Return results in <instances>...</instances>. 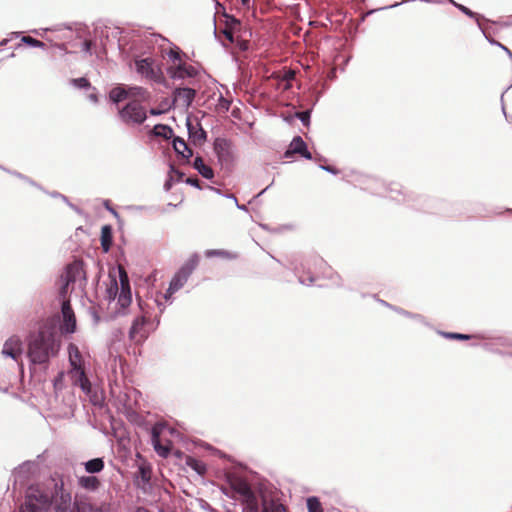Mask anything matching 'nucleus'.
Listing matches in <instances>:
<instances>
[{"label": "nucleus", "instance_id": "473e14b6", "mask_svg": "<svg viewBox=\"0 0 512 512\" xmlns=\"http://www.w3.org/2000/svg\"><path fill=\"white\" fill-rule=\"evenodd\" d=\"M21 41L30 47L45 48V46H46V44L44 42H42L38 39H35L31 36H23Z\"/></svg>", "mask_w": 512, "mask_h": 512}, {"label": "nucleus", "instance_id": "8fccbe9b", "mask_svg": "<svg viewBox=\"0 0 512 512\" xmlns=\"http://www.w3.org/2000/svg\"><path fill=\"white\" fill-rule=\"evenodd\" d=\"M63 373H59L57 377L54 379V386L57 387L58 383L62 381Z\"/></svg>", "mask_w": 512, "mask_h": 512}, {"label": "nucleus", "instance_id": "c03bdc74", "mask_svg": "<svg viewBox=\"0 0 512 512\" xmlns=\"http://www.w3.org/2000/svg\"><path fill=\"white\" fill-rule=\"evenodd\" d=\"M295 78V72L292 70L286 71L283 75V80L289 83L291 80Z\"/></svg>", "mask_w": 512, "mask_h": 512}, {"label": "nucleus", "instance_id": "f03ea898", "mask_svg": "<svg viewBox=\"0 0 512 512\" xmlns=\"http://www.w3.org/2000/svg\"><path fill=\"white\" fill-rule=\"evenodd\" d=\"M60 342L52 327L43 326L30 334L27 343V357L31 364L46 365L57 356Z\"/></svg>", "mask_w": 512, "mask_h": 512}, {"label": "nucleus", "instance_id": "4c0bfd02", "mask_svg": "<svg viewBox=\"0 0 512 512\" xmlns=\"http://www.w3.org/2000/svg\"><path fill=\"white\" fill-rule=\"evenodd\" d=\"M186 127H187V133H188V140L190 141L192 139V112H188L186 116Z\"/></svg>", "mask_w": 512, "mask_h": 512}, {"label": "nucleus", "instance_id": "cd10ccee", "mask_svg": "<svg viewBox=\"0 0 512 512\" xmlns=\"http://www.w3.org/2000/svg\"><path fill=\"white\" fill-rule=\"evenodd\" d=\"M206 256L207 257L217 256V257H220V258L226 259V260H232V259L237 258L236 253L227 251V250H223V249L208 250V251H206Z\"/></svg>", "mask_w": 512, "mask_h": 512}, {"label": "nucleus", "instance_id": "79ce46f5", "mask_svg": "<svg viewBox=\"0 0 512 512\" xmlns=\"http://www.w3.org/2000/svg\"><path fill=\"white\" fill-rule=\"evenodd\" d=\"M94 43L91 40H85L82 44V51L86 54L92 55V47Z\"/></svg>", "mask_w": 512, "mask_h": 512}, {"label": "nucleus", "instance_id": "bf43d9fd", "mask_svg": "<svg viewBox=\"0 0 512 512\" xmlns=\"http://www.w3.org/2000/svg\"><path fill=\"white\" fill-rule=\"evenodd\" d=\"M193 95H194V100L196 99V102L199 104V102H200L201 98H200L199 96H197V94H196V91H195V90H194V92H193Z\"/></svg>", "mask_w": 512, "mask_h": 512}, {"label": "nucleus", "instance_id": "5701e85b", "mask_svg": "<svg viewBox=\"0 0 512 512\" xmlns=\"http://www.w3.org/2000/svg\"><path fill=\"white\" fill-rule=\"evenodd\" d=\"M194 169L206 179H212L214 176V171L211 166L206 164L201 157L194 159Z\"/></svg>", "mask_w": 512, "mask_h": 512}, {"label": "nucleus", "instance_id": "f704fd0d", "mask_svg": "<svg viewBox=\"0 0 512 512\" xmlns=\"http://www.w3.org/2000/svg\"><path fill=\"white\" fill-rule=\"evenodd\" d=\"M71 84L78 89H88L91 84L85 77L74 78L71 80Z\"/></svg>", "mask_w": 512, "mask_h": 512}, {"label": "nucleus", "instance_id": "5fc2aeb1", "mask_svg": "<svg viewBox=\"0 0 512 512\" xmlns=\"http://www.w3.org/2000/svg\"><path fill=\"white\" fill-rule=\"evenodd\" d=\"M184 182L188 185H191L192 186V183H193V180H192V176H188L185 178Z\"/></svg>", "mask_w": 512, "mask_h": 512}, {"label": "nucleus", "instance_id": "603ef678", "mask_svg": "<svg viewBox=\"0 0 512 512\" xmlns=\"http://www.w3.org/2000/svg\"><path fill=\"white\" fill-rule=\"evenodd\" d=\"M89 100L96 103L98 101V98H97V95L96 94H90L88 96Z\"/></svg>", "mask_w": 512, "mask_h": 512}, {"label": "nucleus", "instance_id": "680f3d73", "mask_svg": "<svg viewBox=\"0 0 512 512\" xmlns=\"http://www.w3.org/2000/svg\"><path fill=\"white\" fill-rule=\"evenodd\" d=\"M68 206H69L71 209H73V210H75V211H77V212L79 211V210H78V208H77L74 204H72L71 202L68 204Z\"/></svg>", "mask_w": 512, "mask_h": 512}, {"label": "nucleus", "instance_id": "412c9836", "mask_svg": "<svg viewBox=\"0 0 512 512\" xmlns=\"http://www.w3.org/2000/svg\"><path fill=\"white\" fill-rule=\"evenodd\" d=\"M127 87V94L128 98H133L134 100H141V101H147L150 98V93L141 86H128Z\"/></svg>", "mask_w": 512, "mask_h": 512}, {"label": "nucleus", "instance_id": "c756f323", "mask_svg": "<svg viewBox=\"0 0 512 512\" xmlns=\"http://www.w3.org/2000/svg\"><path fill=\"white\" fill-rule=\"evenodd\" d=\"M118 283L116 281V279H113L110 283V285L106 288V292H105V298L108 300V301H113L116 299V297L118 296Z\"/></svg>", "mask_w": 512, "mask_h": 512}, {"label": "nucleus", "instance_id": "ea45409f", "mask_svg": "<svg viewBox=\"0 0 512 512\" xmlns=\"http://www.w3.org/2000/svg\"><path fill=\"white\" fill-rule=\"evenodd\" d=\"M296 116L302 121V123L304 125H308L309 124V119H310V111H302V112H298L296 114Z\"/></svg>", "mask_w": 512, "mask_h": 512}, {"label": "nucleus", "instance_id": "0e129e2a", "mask_svg": "<svg viewBox=\"0 0 512 512\" xmlns=\"http://www.w3.org/2000/svg\"><path fill=\"white\" fill-rule=\"evenodd\" d=\"M240 48H241V49H246V48H247L246 43H245V42L241 43V44H240Z\"/></svg>", "mask_w": 512, "mask_h": 512}, {"label": "nucleus", "instance_id": "3c124183", "mask_svg": "<svg viewBox=\"0 0 512 512\" xmlns=\"http://www.w3.org/2000/svg\"><path fill=\"white\" fill-rule=\"evenodd\" d=\"M185 463H186V465L192 467V456H190V455L186 456Z\"/></svg>", "mask_w": 512, "mask_h": 512}, {"label": "nucleus", "instance_id": "f257e3e1", "mask_svg": "<svg viewBox=\"0 0 512 512\" xmlns=\"http://www.w3.org/2000/svg\"><path fill=\"white\" fill-rule=\"evenodd\" d=\"M38 465L27 461L13 471L14 489L26 487L25 501L18 512H46L53 508L54 512H109L106 504L95 505L89 502H78L72 499L71 492L64 488L62 479H51V487L28 485L30 477L36 472Z\"/></svg>", "mask_w": 512, "mask_h": 512}, {"label": "nucleus", "instance_id": "f3484780", "mask_svg": "<svg viewBox=\"0 0 512 512\" xmlns=\"http://www.w3.org/2000/svg\"><path fill=\"white\" fill-rule=\"evenodd\" d=\"M83 466L86 473L95 475L104 470L105 462L102 457H96L86 462H83Z\"/></svg>", "mask_w": 512, "mask_h": 512}, {"label": "nucleus", "instance_id": "1a4fd4ad", "mask_svg": "<svg viewBox=\"0 0 512 512\" xmlns=\"http://www.w3.org/2000/svg\"><path fill=\"white\" fill-rule=\"evenodd\" d=\"M166 429V425L161 422L155 423L151 428V444L155 452L163 458H167L170 454V446L162 444L161 434Z\"/></svg>", "mask_w": 512, "mask_h": 512}, {"label": "nucleus", "instance_id": "9d476101", "mask_svg": "<svg viewBox=\"0 0 512 512\" xmlns=\"http://www.w3.org/2000/svg\"><path fill=\"white\" fill-rule=\"evenodd\" d=\"M234 490L243 498V501L246 503L247 508L251 512H257L258 504L257 499L251 490L250 486L244 482L239 481L233 485Z\"/></svg>", "mask_w": 512, "mask_h": 512}, {"label": "nucleus", "instance_id": "423d86ee", "mask_svg": "<svg viewBox=\"0 0 512 512\" xmlns=\"http://www.w3.org/2000/svg\"><path fill=\"white\" fill-rule=\"evenodd\" d=\"M192 275V259H188L185 264L175 273L170 281L169 287L165 293V299H169L175 292L180 290Z\"/></svg>", "mask_w": 512, "mask_h": 512}, {"label": "nucleus", "instance_id": "a878e982", "mask_svg": "<svg viewBox=\"0 0 512 512\" xmlns=\"http://www.w3.org/2000/svg\"><path fill=\"white\" fill-rule=\"evenodd\" d=\"M184 177V174L177 169H175L174 166H170L169 176L168 179L164 183V190L169 191L173 185L174 181H181Z\"/></svg>", "mask_w": 512, "mask_h": 512}, {"label": "nucleus", "instance_id": "b1692460", "mask_svg": "<svg viewBox=\"0 0 512 512\" xmlns=\"http://www.w3.org/2000/svg\"><path fill=\"white\" fill-rule=\"evenodd\" d=\"M110 100L118 104L128 98L126 85H118L114 87L109 93Z\"/></svg>", "mask_w": 512, "mask_h": 512}, {"label": "nucleus", "instance_id": "2eb2a0df", "mask_svg": "<svg viewBox=\"0 0 512 512\" xmlns=\"http://www.w3.org/2000/svg\"><path fill=\"white\" fill-rule=\"evenodd\" d=\"M71 377L75 385H78L83 392L89 393L91 391V383L84 371V368H76L70 370Z\"/></svg>", "mask_w": 512, "mask_h": 512}, {"label": "nucleus", "instance_id": "c85d7f7f", "mask_svg": "<svg viewBox=\"0 0 512 512\" xmlns=\"http://www.w3.org/2000/svg\"><path fill=\"white\" fill-rule=\"evenodd\" d=\"M0 168L8 173H10L11 175L13 176H16L17 178L25 181L26 183H28L29 185L33 186V187H36L37 189L39 190H43V187L41 185H39L38 183H36L34 180H32L31 178L27 177L26 175L22 174V173H19L17 171H10V170H7L5 168H3L1 165H0Z\"/></svg>", "mask_w": 512, "mask_h": 512}, {"label": "nucleus", "instance_id": "e433bc0d", "mask_svg": "<svg viewBox=\"0 0 512 512\" xmlns=\"http://www.w3.org/2000/svg\"><path fill=\"white\" fill-rule=\"evenodd\" d=\"M70 285V283H68L65 279H62V277H60L59 296L62 299V301L68 300L67 295L69 292Z\"/></svg>", "mask_w": 512, "mask_h": 512}, {"label": "nucleus", "instance_id": "de8ad7c7", "mask_svg": "<svg viewBox=\"0 0 512 512\" xmlns=\"http://www.w3.org/2000/svg\"><path fill=\"white\" fill-rule=\"evenodd\" d=\"M42 191L45 192L46 194H48L52 198L61 199V197H63V194H61V193H59L57 191L48 192V191H46L44 189Z\"/></svg>", "mask_w": 512, "mask_h": 512}, {"label": "nucleus", "instance_id": "4d7b16f0", "mask_svg": "<svg viewBox=\"0 0 512 512\" xmlns=\"http://www.w3.org/2000/svg\"><path fill=\"white\" fill-rule=\"evenodd\" d=\"M193 184H194V187H197V188L201 189V186L199 184V180L197 178H194Z\"/></svg>", "mask_w": 512, "mask_h": 512}, {"label": "nucleus", "instance_id": "6e6d98bb", "mask_svg": "<svg viewBox=\"0 0 512 512\" xmlns=\"http://www.w3.org/2000/svg\"><path fill=\"white\" fill-rule=\"evenodd\" d=\"M241 3L244 7L248 8L249 7V3H250V0H241Z\"/></svg>", "mask_w": 512, "mask_h": 512}, {"label": "nucleus", "instance_id": "20e7f679", "mask_svg": "<svg viewBox=\"0 0 512 512\" xmlns=\"http://www.w3.org/2000/svg\"><path fill=\"white\" fill-rule=\"evenodd\" d=\"M182 52L178 47L169 48L167 56L172 64L167 68V73L173 80H183L186 77H192V71L186 67L182 60Z\"/></svg>", "mask_w": 512, "mask_h": 512}, {"label": "nucleus", "instance_id": "37998d69", "mask_svg": "<svg viewBox=\"0 0 512 512\" xmlns=\"http://www.w3.org/2000/svg\"><path fill=\"white\" fill-rule=\"evenodd\" d=\"M456 6H457V8L459 10H461L467 16L474 17V15H475L474 12H472L469 8H467V7H465V6L461 5V4H456Z\"/></svg>", "mask_w": 512, "mask_h": 512}, {"label": "nucleus", "instance_id": "0eeeda50", "mask_svg": "<svg viewBox=\"0 0 512 512\" xmlns=\"http://www.w3.org/2000/svg\"><path fill=\"white\" fill-rule=\"evenodd\" d=\"M61 277L70 284H78L79 287L86 285V273L81 261H74L69 264Z\"/></svg>", "mask_w": 512, "mask_h": 512}, {"label": "nucleus", "instance_id": "ddd939ff", "mask_svg": "<svg viewBox=\"0 0 512 512\" xmlns=\"http://www.w3.org/2000/svg\"><path fill=\"white\" fill-rule=\"evenodd\" d=\"M294 154H300L305 159L311 160L312 154L308 151L306 143L300 136H296L291 141L289 148L284 154L285 158H290Z\"/></svg>", "mask_w": 512, "mask_h": 512}, {"label": "nucleus", "instance_id": "72a5a7b5", "mask_svg": "<svg viewBox=\"0 0 512 512\" xmlns=\"http://www.w3.org/2000/svg\"><path fill=\"white\" fill-rule=\"evenodd\" d=\"M197 126V129L194 127V144H201L206 141L207 134L199 124Z\"/></svg>", "mask_w": 512, "mask_h": 512}, {"label": "nucleus", "instance_id": "49530a36", "mask_svg": "<svg viewBox=\"0 0 512 512\" xmlns=\"http://www.w3.org/2000/svg\"><path fill=\"white\" fill-rule=\"evenodd\" d=\"M104 207L110 212L112 213L113 215L115 216H118V213L116 212V210L110 206V202L109 200H105L104 201Z\"/></svg>", "mask_w": 512, "mask_h": 512}, {"label": "nucleus", "instance_id": "f8f14e48", "mask_svg": "<svg viewBox=\"0 0 512 512\" xmlns=\"http://www.w3.org/2000/svg\"><path fill=\"white\" fill-rule=\"evenodd\" d=\"M22 351L23 343L21 338L17 335L11 336L3 344L2 354L13 360H17L22 354Z\"/></svg>", "mask_w": 512, "mask_h": 512}, {"label": "nucleus", "instance_id": "7ed1b4c3", "mask_svg": "<svg viewBox=\"0 0 512 512\" xmlns=\"http://www.w3.org/2000/svg\"><path fill=\"white\" fill-rule=\"evenodd\" d=\"M134 63L135 70L141 77L158 84H165L164 75L153 58H135Z\"/></svg>", "mask_w": 512, "mask_h": 512}, {"label": "nucleus", "instance_id": "58836bf2", "mask_svg": "<svg viewBox=\"0 0 512 512\" xmlns=\"http://www.w3.org/2000/svg\"><path fill=\"white\" fill-rule=\"evenodd\" d=\"M445 336L450 339H457V340H468L472 338L471 335L467 334H461V333H446Z\"/></svg>", "mask_w": 512, "mask_h": 512}, {"label": "nucleus", "instance_id": "6e6552de", "mask_svg": "<svg viewBox=\"0 0 512 512\" xmlns=\"http://www.w3.org/2000/svg\"><path fill=\"white\" fill-rule=\"evenodd\" d=\"M61 314L63 321L60 325L62 334H72L76 331V318L70 300L61 302Z\"/></svg>", "mask_w": 512, "mask_h": 512}, {"label": "nucleus", "instance_id": "393cba45", "mask_svg": "<svg viewBox=\"0 0 512 512\" xmlns=\"http://www.w3.org/2000/svg\"><path fill=\"white\" fill-rule=\"evenodd\" d=\"M152 134L163 139H170L173 137V129L165 124H156L153 127Z\"/></svg>", "mask_w": 512, "mask_h": 512}, {"label": "nucleus", "instance_id": "a18cd8bd", "mask_svg": "<svg viewBox=\"0 0 512 512\" xmlns=\"http://www.w3.org/2000/svg\"><path fill=\"white\" fill-rule=\"evenodd\" d=\"M299 280L301 283L303 284H310V283H313L315 278L313 276H308L307 278H304V276H299Z\"/></svg>", "mask_w": 512, "mask_h": 512}, {"label": "nucleus", "instance_id": "6ab92c4d", "mask_svg": "<svg viewBox=\"0 0 512 512\" xmlns=\"http://www.w3.org/2000/svg\"><path fill=\"white\" fill-rule=\"evenodd\" d=\"M173 101L189 107L192 104V88H176Z\"/></svg>", "mask_w": 512, "mask_h": 512}, {"label": "nucleus", "instance_id": "bb28decb", "mask_svg": "<svg viewBox=\"0 0 512 512\" xmlns=\"http://www.w3.org/2000/svg\"><path fill=\"white\" fill-rule=\"evenodd\" d=\"M225 17V27H227L229 30H231L236 35H239V32L242 29V23L240 20L236 19L234 16L231 15H224Z\"/></svg>", "mask_w": 512, "mask_h": 512}, {"label": "nucleus", "instance_id": "a211bd4d", "mask_svg": "<svg viewBox=\"0 0 512 512\" xmlns=\"http://www.w3.org/2000/svg\"><path fill=\"white\" fill-rule=\"evenodd\" d=\"M69 364L71 369L82 368V355L77 345L70 343L68 345Z\"/></svg>", "mask_w": 512, "mask_h": 512}, {"label": "nucleus", "instance_id": "4be33fe9", "mask_svg": "<svg viewBox=\"0 0 512 512\" xmlns=\"http://www.w3.org/2000/svg\"><path fill=\"white\" fill-rule=\"evenodd\" d=\"M173 148L175 152L184 158L192 157V149L183 139L175 137L173 139Z\"/></svg>", "mask_w": 512, "mask_h": 512}, {"label": "nucleus", "instance_id": "aec40b11", "mask_svg": "<svg viewBox=\"0 0 512 512\" xmlns=\"http://www.w3.org/2000/svg\"><path fill=\"white\" fill-rule=\"evenodd\" d=\"M101 247L104 252H109L113 243V228L111 225H104L101 228Z\"/></svg>", "mask_w": 512, "mask_h": 512}, {"label": "nucleus", "instance_id": "13d9d810", "mask_svg": "<svg viewBox=\"0 0 512 512\" xmlns=\"http://www.w3.org/2000/svg\"><path fill=\"white\" fill-rule=\"evenodd\" d=\"M8 42H9V39H7V38L3 39L0 41V46H6L8 44Z\"/></svg>", "mask_w": 512, "mask_h": 512}, {"label": "nucleus", "instance_id": "e2e57ef3", "mask_svg": "<svg viewBox=\"0 0 512 512\" xmlns=\"http://www.w3.org/2000/svg\"><path fill=\"white\" fill-rule=\"evenodd\" d=\"M150 113H151L152 115H158V114H160V112H159V111H157L156 109H151V110H150Z\"/></svg>", "mask_w": 512, "mask_h": 512}, {"label": "nucleus", "instance_id": "09e8293b", "mask_svg": "<svg viewBox=\"0 0 512 512\" xmlns=\"http://www.w3.org/2000/svg\"><path fill=\"white\" fill-rule=\"evenodd\" d=\"M324 170L328 171V172H331L333 174H337L338 173V170L335 169L334 167L332 166H323L322 167Z\"/></svg>", "mask_w": 512, "mask_h": 512}, {"label": "nucleus", "instance_id": "2f4dec72", "mask_svg": "<svg viewBox=\"0 0 512 512\" xmlns=\"http://www.w3.org/2000/svg\"><path fill=\"white\" fill-rule=\"evenodd\" d=\"M307 508L309 512H323L321 503L316 497L307 499Z\"/></svg>", "mask_w": 512, "mask_h": 512}, {"label": "nucleus", "instance_id": "dca6fc26", "mask_svg": "<svg viewBox=\"0 0 512 512\" xmlns=\"http://www.w3.org/2000/svg\"><path fill=\"white\" fill-rule=\"evenodd\" d=\"M147 320L144 316L136 317L129 330V338L134 341H138L146 338V335L142 333V330L146 324Z\"/></svg>", "mask_w": 512, "mask_h": 512}, {"label": "nucleus", "instance_id": "9b49d317", "mask_svg": "<svg viewBox=\"0 0 512 512\" xmlns=\"http://www.w3.org/2000/svg\"><path fill=\"white\" fill-rule=\"evenodd\" d=\"M119 278L121 285V292L117 296V303L121 308H126L131 304L132 295L130 289V283L127 273L124 269H119Z\"/></svg>", "mask_w": 512, "mask_h": 512}, {"label": "nucleus", "instance_id": "052dcab7", "mask_svg": "<svg viewBox=\"0 0 512 512\" xmlns=\"http://www.w3.org/2000/svg\"><path fill=\"white\" fill-rule=\"evenodd\" d=\"M61 200L63 202H65L67 205L70 203V201L68 200V198L65 195H63V197H61Z\"/></svg>", "mask_w": 512, "mask_h": 512}, {"label": "nucleus", "instance_id": "69168bd1", "mask_svg": "<svg viewBox=\"0 0 512 512\" xmlns=\"http://www.w3.org/2000/svg\"><path fill=\"white\" fill-rule=\"evenodd\" d=\"M19 32H13L12 35H14L15 37H18L19 36Z\"/></svg>", "mask_w": 512, "mask_h": 512}, {"label": "nucleus", "instance_id": "c9c22d12", "mask_svg": "<svg viewBox=\"0 0 512 512\" xmlns=\"http://www.w3.org/2000/svg\"><path fill=\"white\" fill-rule=\"evenodd\" d=\"M219 35H223L225 39L230 43H234L238 41L239 35H236L231 30H229L227 27H224L223 29L219 30Z\"/></svg>", "mask_w": 512, "mask_h": 512}, {"label": "nucleus", "instance_id": "39448f33", "mask_svg": "<svg viewBox=\"0 0 512 512\" xmlns=\"http://www.w3.org/2000/svg\"><path fill=\"white\" fill-rule=\"evenodd\" d=\"M119 116L126 124H141L147 118L144 107L137 100L128 102L122 109H120Z\"/></svg>", "mask_w": 512, "mask_h": 512}, {"label": "nucleus", "instance_id": "4468645a", "mask_svg": "<svg viewBox=\"0 0 512 512\" xmlns=\"http://www.w3.org/2000/svg\"><path fill=\"white\" fill-rule=\"evenodd\" d=\"M77 485L87 492H96L101 487V481L95 475H82L77 477Z\"/></svg>", "mask_w": 512, "mask_h": 512}, {"label": "nucleus", "instance_id": "7c9ffc66", "mask_svg": "<svg viewBox=\"0 0 512 512\" xmlns=\"http://www.w3.org/2000/svg\"><path fill=\"white\" fill-rule=\"evenodd\" d=\"M263 512H287L284 505L271 501L264 503Z\"/></svg>", "mask_w": 512, "mask_h": 512}, {"label": "nucleus", "instance_id": "a19ab883", "mask_svg": "<svg viewBox=\"0 0 512 512\" xmlns=\"http://www.w3.org/2000/svg\"><path fill=\"white\" fill-rule=\"evenodd\" d=\"M194 471L200 475H204L206 472V466L200 461L194 459Z\"/></svg>", "mask_w": 512, "mask_h": 512}, {"label": "nucleus", "instance_id": "864d4df0", "mask_svg": "<svg viewBox=\"0 0 512 512\" xmlns=\"http://www.w3.org/2000/svg\"><path fill=\"white\" fill-rule=\"evenodd\" d=\"M162 41V42H169L168 39H166L165 37L161 36V35H157L156 36V42L158 41Z\"/></svg>", "mask_w": 512, "mask_h": 512}]
</instances>
